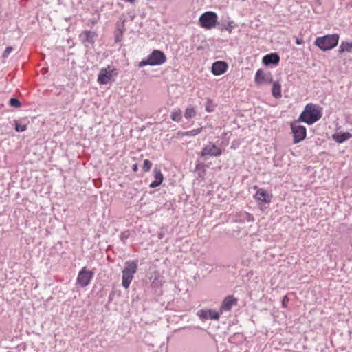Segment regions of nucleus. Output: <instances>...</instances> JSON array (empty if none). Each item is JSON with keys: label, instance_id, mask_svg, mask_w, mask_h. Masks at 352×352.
Segmentation results:
<instances>
[{"label": "nucleus", "instance_id": "nucleus-1", "mask_svg": "<svg viewBox=\"0 0 352 352\" xmlns=\"http://www.w3.org/2000/svg\"><path fill=\"white\" fill-rule=\"evenodd\" d=\"M321 117L322 113L319 107L310 103L305 106L296 122H305L311 125L318 121Z\"/></svg>", "mask_w": 352, "mask_h": 352}, {"label": "nucleus", "instance_id": "nucleus-2", "mask_svg": "<svg viewBox=\"0 0 352 352\" xmlns=\"http://www.w3.org/2000/svg\"><path fill=\"white\" fill-rule=\"evenodd\" d=\"M167 58L166 54L160 50H154L147 56L146 58L143 59L138 63V67L141 68L146 65L157 66L162 65L166 62Z\"/></svg>", "mask_w": 352, "mask_h": 352}, {"label": "nucleus", "instance_id": "nucleus-3", "mask_svg": "<svg viewBox=\"0 0 352 352\" xmlns=\"http://www.w3.org/2000/svg\"><path fill=\"white\" fill-rule=\"evenodd\" d=\"M339 36L336 34H328L316 38L315 45L322 51H327L334 48L338 43Z\"/></svg>", "mask_w": 352, "mask_h": 352}, {"label": "nucleus", "instance_id": "nucleus-4", "mask_svg": "<svg viewBox=\"0 0 352 352\" xmlns=\"http://www.w3.org/2000/svg\"><path fill=\"white\" fill-rule=\"evenodd\" d=\"M118 75V69L113 65H107L100 69L98 75V82L100 85H107L113 80V77Z\"/></svg>", "mask_w": 352, "mask_h": 352}, {"label": "nucleus", "instance_id": "nucleus-5", "mask_svg": "<svg viewBox=\"0 0 352 352\" xmlns=\"http://www.w3.org/2000/svg\"><path fill=\"white\" fill-rule=\"evenodd\" d=\"M218 16L217 13L212 11H208L203 13L199 19L200 26L210 30L214 28L217 23Z\"/></svg>", "mask_w": 352, "mask_h": 352}, {"label": "nucleus", "instance_id": "nucleus-6", "mask_svg": "<svg viewBox=\"0 0 352 352\" xmlns=\"http://www.w3.org/2000/svg\"><path fill=\"white\" fill-rule=\"evenodd\" d=\"M221 154L222 149L216 146L214 143L209 142L204 146L201 151L199 153V155L206 160L208 157H219Z\"/></svg>", "mask_w": 352, "mask_h": 352}, {"label": "nucleus", "instance_id": "nucleus-7", "mask_svg": "<svg viewBox=\"0 0 352 352\" xmlns=\"http://www.w3.org/2000/svg\"><path fill=\"white\" fill-rule=\"evenodd\" d=\"M298 122L294 121L291 123V129L294 136V144H298L305 139L307 129L304 126L298 125Z\"/></svg>", "mask_w": 352, "mask_h": 352}, {"label": "nucleus", "instance_id": "nucleus-8", "mask_svg": "<svg viewBox=\"0 0 352 352\" xmlns=\"http://www.w3.org/2000/svg\"><path fill=\"white\" fill-rule=\"evenodd\" d=\"M93 276L94 273L89 270H87L86 267H84L78 272L76 282L78 285H80V287H85L90 283Z\"/></svg>", "mask_w": 352, "mask_h": 352}, {"label": "nucleus", "instance_id": "nucleus-9", "mask_svg": "<svg viewBox=\"0 0 352 352\" xmlns=\"http://www.w3.org/2000/svg\"><path fill=\"white\" fill-rule=\"evenodd\" d=\"M197 316L202 320H215L219 319V313L213 309H200L197 313Z\"/></svg>", "mask_w": 352, "mask_h": 352}, {"label": "nucleus", "instance_id": "nucleus-10", "mask_svg": "<svg viewBox=\"0 0 352 352\" xmlns=\"http://www.w3.org/2000/svg\"><path fill=\"white\" fill-rule=\"evenodd\" d=\"M254 80L256 84L261 85L266 82H272L273 78L270 72L265 73L263 69H259L256 72Z\"/></svg>", "mask_w": 352, "mask_h": 352}, {"label": "nucleus", "instance_id": "nucleus-11", "mask_svg": "<svg viewBox=\"0 0 352 352\" xmlns=\"http://www.w3.org/2000/svg\"><path fill=\"white\" fill-rule=\"evenodd\" d=\"M228 65L223 60H217L212 63L211 72L214 76H220L227 72Z\"/></svg>", "mask_w": 352, "mask_h": 352}, {"label": "nucleus", "instance_id": "nucleus-12", "mask_svg": "<svg viewBox=\"0 0 352 352\" xmlns=\"http://www.w3.org/2000/svg\"><path fill=\"white\" fill-rule=\"evenodd\" d=\"M237 298H234V296L230 295L226 296L220 307V312L223 313L224 311H230L234 305H237Z\"/></svg>", "mask_w": 352, "mask_h": 352}, {"label": "nucleus", "instance_id": "nucleus-13", "mask_svg": "<svg viewBox=\"0 0 352 352\" xmlns=\"http://www.w3.org/2000/svg\"><path fill=\"white\" fill-rule=\"evenodd\" d=\"M272 195L269 194L265 189L258 188L254 195L256 201L268 204L270 203Z\"/></svg>", "mask_w": 352, "mask_h": 352}, {"label": "nucleus", "instance_id": "nucleus-14", "mask_svg": "<svg viewBox=\"0 0 352 352\" xmlns=\"http://www.w3.org/2000/svg\"><path fill=\"white\" fill-rule=\"evenodd\" d=\"M280 62V56L277 53H270L263 57L262 63L265 65H277Z\"/></svg>", "mask_w": 352, "mask_h": 352}, {"label": "nucleus", "instance_id": "nucleus-15", "mask_svg": "<svg viewBox=\"0 0 352 352\" xmlns=\"http://www.w3.org/2000/svg\"><path fill=\"white\" fill-rule=\"evenodd\" d=\"M96 36V32L90 30H85L80 35V38H81V41L83 43H89L91 44L94 43Z\"/></svg>", "mask_w": 352, "mask_h": 352}, {"label": "nucleus", "instance_id": "nucleus-16", "mask_svg": "<svg viewBox=\"0 0 352 352\" xmlns=\"http://www.w3.org/2000/svg\"><path fill=\"white\" fill-rule=\"evenodd\" d=\"M153 173L155 179L149 185V187L153 188L160 186L164 180V176L160 169L155 168Z\"/></svg>", "mask_w": 352, "mask_h": 352}, {"label": "nucleus", "instance_id": "nucleus-17", "mask_svg": "<svg viewBox=\"0 0 352 352\" xmlns=\"http://www.w3.org/2000/svg\"><path fill=\"white\" fill-rule=\"evenodd\" d=\"M138 267V260L127 261L124 263V267L122 270L132 274H135Z\"/></svg>", "mask_w": 352, "mask_h": 352}, {"label": "nucleus", "instance_id": "nucleus-18", "mask_svg": "<svg viewBox=\"0 0 352 352\" xmlns=\"http://www.w3.org/2000/svg\"><path fill=\"white\" fill-rule=\"evenodd\" d=\"M122 285L125 289H128L134 277V274L124 270L122 271Z\"/></svg>", "mask_w": 352, "mask_h": 352}, {"label": "nucleus", "instance_id": "nucleus-19", "mask_svg": "<svg viewBox=\"0 0 352 352\" xmlns=\"http://www.w3.org/2000/svg\"><path fill=\"white\" fill-rule=\"evenodd\" d=\"M219 28L221 31L226 30L229 33H231L232 30L236 28V25L233 21H229L228 22H222L218 23Z\"/></svg>", "mask_w": 352, "mask_h": 352}, {"label": "nucleus", "instance_id": "nucleus-20", "mask_svg": "<svg viewBox=\"0 0 352 352\" xmlns=\"http://www.w3.org/2000/svg\"><path fill=\"white\" fill-rule=\"evenodd\" d=\"M351 137H352V135L349 132H345V133H339V134H334L333 135V140L339 144L343 143L344 142L348 140Z\"/></svg>", "mask_w": 352, "mask_h": 352}, {"label": "nucleus", "instance_id": "nucleus-21", "mask_svg": "<svg viewBox=\"0 0 352 352\" xmlns=\"http://www.w3.org/2000/svg\"><path fill=\"white\" fill-rule=\"evenodd\" d=\"M272 94L275 98H280L282 96L281 85L278 81L273 82Z\"/></svg>", "mask_w": 352, "mask_h": 352}, {"label": "nucleus", "instance_id": "nucleus-22", "mask_svg": "<svg viewBox=\"0 0 352 352\" xmlns=\"http://www.w3.org/2000/svg\"><path fill=\"white\" fill-rule=\"evenodd\" d=\"M352 50V42H342L341 45L339 47V52H351Z\"/></svg>", "mask_w": 352, "mask_h": 352}, {"label": "nucleus", "instance_id": "nucleus-23", "mask_svg": "<svg viewBox=\"0 0 352 352\" xmlns=\"http://www.w3.org/2000/svg\"><path fill=\"white\" fill-rule=\"evenodd\" d=\"M241 221H248V222H252L254 220V218L252 214L247 212H243L240 214Z\"/></svg>", "mask_w": 352, "mask_h": 352}, {"label": "nucleus", "instance_id": "nucleus-24", "mask_svg": "<svg viewBox=\"0 0 352 352\" xmlns=\"http://www.w3.org/2000/svg\"><path fill=\"white\" fill-rule=\"evenodd\" d=\"M171 119L175 122H179L182 119V113L179 109H175L170 115Z\"/></svg>", "mask_w": 352, "mask_h": 352}, {"label": "nucleus", "instance_id": "nucleus-25", "mask_svg": "<svg viewBox=\"0 0 352 352\" xmlns=\"http://www.w3.org/2000/svg\"><path fill=\"white\" fill-rule=\"evenodd\" d=\"M196 113L192 107H188L186 109L185 113H184V117L186 119L191 118L195 116Z\"/></svg>", "mask_w": 352, "mask_h": 352}, {"label": "nucleus", "instance_id": "nucleus-26", "mask_svg": "<svg viewBox=\"0 0 352 352\" xmlns=\"http://www.w3.org/2000/svg\"><path fill=\"white\" fill-rule=\"evenodd\" d=\"M203 130V127H200L196 129H193L191 131H186L183 133V136H195L197 134L200 133Z\"/></svg>", "mask_w": 352, "mask_h": 352}, {"label": "nucleus", "instance_id": "nucleus-27", "mask_svg": "<svg viewBox=\"0 0 352 352\" xmlns=\"http://www.w3.org/2000/svg\"><path fill=\"white\" fill-rule=\"evenodd\" d=\"M14 129L17 132H23L27 130V125L23 124L16 120H14Z\"/></svg>", "mask_w": 352, "mask_h": 352}, {"label": "nucleus", "instance_id": "nucleus-28", "mask_svg": "<svg viewBox=\"0 0 352 352\" xmlns=\"http://www.w3.org/2000/svg\"><path fill=\"white\" fill-rule=\"evenodd\" d=\"M215 105L214 104L212 100L210 98H207L206 103V111L207 112H212L214 111Z\"/></svg>", "mask_w": 352, "mask_h": 352}, {"label": "nucleus", "instance_id": "nucleus-29", "mask_svg": "<svg viewBox=\"0 0 352 352\" xmlns=\"http://www.w3.org/2000/svg\"><path fill=\"white\" fill-rule=\"evenodd\" d=\"M9 104L11 107L19 108L21 107V102L16 98H11L9 100Z\"/></svg>", "mask_w": 352, "mask_h": 352}, {"label": "nucleus", "instance_id": "nucleus-30", "mask_svg": "<svg viewBox=\"0 0 352 352\" xmlns=\"http://www.w3.org/2000/svg\"><path fill=\"white\" fill-rule=\"evenodd\" d=\"M152 167V163L148 160H145L144 161L142 169L144 172H148L151 170Z\"/></svg>", "mask_w": 352, "mask_h": 352}, {"label": "nucleus", "instance_id": "nucleus-31", "mask_svg": "<svg viewBox=\"0 0 352 352\" xmlns=\"http://www.w3.org/2000/svg\"><path fill=\"white\" fill-rule=\"evenodd\" d=\"M13 51V47L11 46L7 47L6 50H4L2 57L3 58H8V56L10 55V54Z\"/></svg>", "mask_w": 352, "mask_h": 352}, {"label": "nucleus", "instance_id": "nucleus-32", "mask_svg": "<svg viewBox=\"0 0 352 352\" xmlns=\"http://www.w3.org/2000/svg\"><path fill=\"white\" fill-rule=\"evenodd\" d=\"M99 19H100V14H97L96 16H94L92 19L89 20L88 25H94L95 24H96L98 23V21H99Z\"/></svg>", "mask_w": 352, "mask_h": 352}, {"label": "nucleus", "instance_id": "nucleus-33", "mask_svg": "<svg viewBox=\"0 0 352 352\" xmlns=\"http://www.w3.org/2000/svg\"><path fill=\"white\" fill-rule=\"evenodd\" d=\"M118 31L119 32V34H116L115 36V41L116 43L121 41V36L123 34L124 30L118 28Z\"/></svg>", "mask_w": 352, "mask_h": 352}, {"label": "nucleus", "instance_id": "nucleus-34", "mask_svg": "<svg viewBox=\"0 0 352 352\" xmlns=\"http://www.w3.org/2000/svg\"><path fill=\"white\" fill-rule=\"evenodd\" d=\"M128 237L129 234L127 233V232H122L120 234V239L123 243H126V240L128 239Z\"/></svg>", "mask_w": 352, "mask_h": 352}, {"label": "nucleus", "instance_id": "nucleus-35", "mask_svg": "<svg viewBox=\"0 0 352 352\" xmlns=\"http://www.w3.org/2000/svg\"><path fill=\"white\" fill-rule=\"evenodd\" d=\"M289 301V298L287 297V296H285L282 300V306L283 307H286L287 306Z\"/></svg>", "mask_w": 352, "mask_h": 352}, {"label": "nucleus", "instance_id": "nucleus-36", "mask_svg": "<svg viewBox=\"0 0 352 352\" xmlns=\"http://www.w3.org/2000/svg\"><path fill=\"white\" fill-rule=\"evenodd\" d=\"M303 42H304V41H303V40H302V39H300V38H297L296 39V43L297 45H301V44H302V43H303Z\"/></svg>", "mask_w": 352, "mask_h": 352}, {"label": "nucleus", "instance_id": "nucleus-37", "mask_svg": "<svg viewBox=\"0 0 352 352\" xmlns=\"http://www.w3.org/2000/svg\"><path fill=\"white\" fill-rule=\"evenodd\" d=\"M132 170L133 172H137L138 170V166L137 164H134L132 166Z\"/></svg>", "mask_w": 352, "mask_h": 352}]
</instances>
